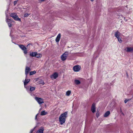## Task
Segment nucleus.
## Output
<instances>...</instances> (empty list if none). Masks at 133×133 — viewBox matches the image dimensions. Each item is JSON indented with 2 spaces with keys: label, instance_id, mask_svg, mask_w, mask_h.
Masks as SVG:
<instances>
[{
  "label": "nucleus",
  "instance_id": "nucleus-38",
  "mask_svg": "<svg viewBox=\"0 0 133 133\" xmlns=\"http://www.w3.org/2000/svg\"><path fill=\"white\" fill-rule=\"evenodd\" d=\"M125 20H126V21H127V19H125Z\"/></svg>",
  "mask_w": 133,
  "mask_h": 133
},
{
  "label": "nucleus",
  "instance_id": "nucleus-4",
  "mask_svg": "<svg viewBox=\"0 0 133 133\" xmlns=\"http://www.w3.org/2000/svg\"><path fill=\"white\" fill-rule=\"evenodd\" d=\"M35 99L39 104L44 103L43 99V98L36 97Z\"/></svg>",
  "mask_w": 133,
  "mask_h": 133
},
{
  "label": "nucleus",
  "instance_id": "nucleus-30",
  "mask_svg": "<svg viewBox=\"0 0 133 133\" xmlns=\"http://www.w3.org/2000/svg\"><path fill=\"white\" fill-rule=\"evenodd\" d=\"M23 51H24V52L25 54H26L27 53V50H26V49L23 50Z\"/></svg>",
  "mask_w": 133,
  "mask_h": 133
},
{
  "label": "nucleus",
  "instance_id": "nucleus-2",
  "mask_svg": "<svg viewBox=\"0 0 133 133\" xmlns=\"http://www.w3.org/2000/svg\"><path fill=\"white\" fill-rule=\"evenodd\" d=\"M69 54L68 52L66 51L61 56V58L62 61L65 60Z\"/></svg>",
  "mask_w": 133,
  "mask_h": 133
},
{
  "label": "nucleus",
  "instance_id": "nucleus-8",
  "mask_svg": "<svg viewBox=\"0 0 133 133\" xmlns=\"http://www.w3.org/2000/svg\"><path fill=\"white\" fill-rule=\"evenodd\" d=\"M58 76V74L56 72L54 73L53 75L50 76L51 78H54V79H56Z\"/></svg>",
  "mask_w": 133,
  "mask_h": 133
},
{
  "label": "nucleus",
  "instance_id": "nucleus-32",
  "mask_svg": "<svg viewBox=\"0 0 133 133\" xmlns=\"http://www.w3.org/2000/svg\"><path fill=\"white\" fill-rule=\"evenodd\" d=\"M17 1H15L14 2V5H15L17 3Z\"/></svg>",
  "mask_w": 133,
  "mask_h": 133
},
{
  "label": "nucleus",
  "instance_id": "nucleus-13",
  "mask_svg": "<svg viewBox=\"0 0 133 133\" xmlns=\"http://www.w3.org/2000/svg\"><path fill=\"white\" fill-rule=\"evenodd\" d=\"M19 46L20 48H21L23 50H24L25 49H27L26 47L23 45H19Z\"/></svg>",
  "mask_w": 133,
  "mask_h": 133
},
{
  "label": "nucleus",
  "instance_id": "nucleus-20",
  "mask_svg": "<svg viewBox=\"0 0 133 133\" xmlns=\"http://www.w3.org/2000/svg\"><path fill=\"white\" fill-rule=\"evenodd\" d=\"M47 113V112H45V111H43L41 112V115H46Z\"/></svg>",
  "mask_w": 133,
  "mask_h": 133
},
{
  "label": "nucleus",
  "instance_id": "nucleus-26",
  "mask_svg": "<svg viewBox=\"0 0 133 133\" xmlns=\"http://www.w3.org/2000/svg\"><path fill=\"white\" fill-rule=\"evenodd\" d=\"M30 14H28L27 13H26L24 14V16L25 17H28Z\"/></svg>",
  "mask_w": 133,
  "mask_h": 133
},
{
  "label": "nucleus",
  "instance_id": "nucleus-10",
  "mask_svg": "<svg viewBox=\"0 0 133 133\" xmlns=\"http://www.w3.org/2000/svg\"><path fill=\"white\" fill-rule=\"evenodd\" d=\"M30 79H25L24 82V84L25 87V85H26L27 84L30 82Z\"/></svg>",
  "mask_w": 133,
  "mask_h": 133
},
{
  "label": "nucleus",
  "instance_id": "nucleus-25",
  "mask_svg": "<svg viewBox=\"0 0 133 133\" xmlns=\"http://www.w3.org/2000/svg\"><path fill=\"white\" fill-rule=\"evenodd\" d=\"M96 116L97 118H98L99 116V113L98 111H97L96 113Z\"/></svg>",
  "mask_w": 133,
  "mask_h": 133
},
{
  "label": "nucleus",
  "instance_id": "nucleus-19",
  "mask_svg": "<svg viewBox=\"0 0 133 133\" xmlns=\"http://www.w3.org/2000/svg\"><path fill=\"white\" fill-rule=\"evenodd\" d=\"M75 82L76 85L79 84L81 83L80 81L78 80H75Z\"/></svg>",
  "mask_w": 133,
  "mask_h": 133
},
{
  "label": "nucleus",
  "instance_id": "nucleus-28",
  "mask_svg": "<svg viewBox=\"0 0 133 133\" xmlns=\"http://www.w3.org/2000/svg\"><path fill=\"white\" fill-rule=\"evenodd\" d=\"M35 127L33 129H32L31 130H30V133H32L33 131H34V130L35 129Z\"/></svg>",
  "mask_w": 133,
  "mask_h": 133
},
{
  "label": "nucleus",
  "instance_id": "nucleus-29",
  "mask_svg": "<svg viewBox=\"0 0 133 133\" xmlns=\"http://www.w3.org/2000/svg\"><path fill=\"white\" fill-rule=\"evenodd\" d=\"M8 25L9 27H10L12 26L11 23H9L8 24Z\"/></svg>",
  "mask_w": 133,
  "mask_h": 133
},
{
  "label": "nucleus",
  "instance_id": "nucleus-11",
  "mask_svg": "<svg viewBox=\"0 0 133 133\" xmlns=\"http://www.w3.org/2000/svg\"><path fill=\"white\" fill-rule=\"evenodd\" d=\"M36 54H37L36 52H30V55L32 57H35Z\"/></svg>",
  "mask_w": 133,
  "mask_h": 133
},
{
  "label": "nucleus",
  "instance_id": "nucleus-21",
  "mask_svg": "<svg viewBox=\"0 0 133 133\" xmlns=\"http://www.w3.org/2000/svg\"><path fill=\"white\" fill-rule=\"evenodd\" d=\"M71 93V91L70 90H68L67 91L66 94V95L67 96H69Z\"/></svg>",
  "mask_w": 133,
  "mask_h": 133
},
{
  "label": "nucleus",
  "instance_id": "nucleus-37",
  "mask_svg": "<svg viewBox=\"0 0 133 133\" xmlns=\"http://www.w3.org/2000/svg\"><path fill=\"white\" fill-rule=\"evenodd\" d=\"M124 19L125 20V17L124 18Z\"/></svg>",
  "mask_w": 133,
  "mask_h": 133
},
{
  "label": "nucleus",
  "instance_id": "nucleus-3",
  "mask_svg": "<svg viewBox=\"0 0 133 133\" xmlns=\"http://www.w3.org/2000/svg\"><path fill=\"white\" fill-rule=\"evenodd\" d=\"M10 16L13 18L15 20L21 21V20L18 18V16L15 14L11 13Z\"/></svg>",
  "mask_w": 133,
  "mask_h": 133
},
{
  "label": "nucleus",
  "instance_id": "nucleus-31",
  "mask_svg": "<svg viewBox=\"0 0 133 133\" xmlns=\"http://www.w3.org/2000/svg\"><path fill=\"white\" fill-rule=\"evenodd\" d=\"M31 45V44L30 43L28 44L27 46V47H28L29 46L30 47Z\"/></svg>",
  "mask_w": 133,
  "mask_h": 133
},
{
  "label": "nucleus",
  "instance_id": "nucleus-27",
  "mask_svg": "<svg viewBox=\"0 0 133 133\" xmlns=\"http://www.w3.org/2000/svg\"><path fill=\"white\" fill-rule=\"evenodd\" d=\"M118 40V41L120 43H121L122 42V41L121 39L119 37L117 38Z\"/></svg>",
  "mask_w": 133,
  "mask_h": 133
},
{
  "label": "nucleus",
  "instance_id": "nucleus-34",
  "mask_svg": "<svg viewBox=\"0 0 133 133\" xmlns=\"http://www.w3.org/2000/svg\"><path fill=\"white\" fill-rule=\"evenodd\" d=\"M41 81V82H41V83H42L43 82V81H42V80H40Z\"/></svg>",
  "mask_w": 133,
  "mask_h": 133
},
{
  "label": "nucleus",
  "instance_id": "nucleus-23",
  "mask_svg": "<svg viewBox=\"0 0 133 133\" xmlns=\"http://www.w3.org/2000/svg\"><path fill=\"white\" fill-rule=\"evenodd\" d=\"M131 98H130V99H125V100H124V103H126L128 102L129 101H130L131 100Z\"/></svg>",
  "mask_w": 133,
  "mask_h": 133
},
{
  "label": "nucleus",
  "instance_id": "nucleus-1",
  "mask_svg": "<svg viewBox=\"0 0 133 133\" xmlns=\"http://www.w3.org/2000/svg\"><path fill=\"white\" fill-rule=\"evenodd\" d=\"M68 112H65L61 114L59 117V121L61 124L62 125L65 121V119L67 117Z\"/></svg>",
  "mask_w": 133,
  "mask_h": 133
},
{
  "label": "nucleus",
  "instance_id": "nucleus-6",
  "mask_svg": "<svg viewBox=\"0 0 133 133\" xmlns=\"http://www.w3.org/2000/svg\"><path fill=\"white\" fill-rule=\"evenodd\" d=\"M95 107V104L93 103L92 105L91 109V110L93 113H94L96 111Z\"/></svg>",
  "mask_w": 133,
  "mask_h": 133
},
{
  "label": "nucleus",
  "instance_id": "nucleus-14",
  "mask_svg": "<svg viewBox=\"0 0 133 133\" xmlns=\"http://www.w3.org/2000/svg\"><path fill=\"white\" fill-rule=\"evenodd\" d=\"M126 51L128 52L133 51V47H127Z\"/></svg>",
  "mask_w": 133,
  "mask_h": 133
},
{
  "label": "nucleus",
  "instance_id": "nucleus-16",
  "mask_svg": "<svg viewBox=\"0 0 133 133\" xmlns=\"http://www.w3.org/2000/svg\"><path fill=\"white\" fill-rule=\"evenodd\" d=\"M119 33L118 31H117L115 32V36L117 38L119 37Z\"/></svg>",
  "mask_w": 133,
  "mask_h": 133
},
{
  "label": "nucleus",
  "instance_id": "nucleus-17",
  "mask_svg": "<svg viewBox=\"0 0 133 133\" xmlns=\"http://www.w3.org/2000/svg\"><path fill=\"white\" fill-rule=\"evenodd\" d=\"M36 55L35 56L36 57L38 58H40L42 57V54H37H37H36Z\"/></svg>",
  "mask_w": 133,
  "mask_h": 133
},
{
  "label": "nucleus",
  "instance_id": "nucleus-22",
  "mask_svg": "<svg viewBox=\"0 0 133 133\" xmlns=\"http://www.w3.org/2000/svg\"><path fill=\"white\" fill-rule=\"evenodd\" d=\"M35 88L34 87H33L31 86H30V90L31 91H33L35 90Z\"/></svg>",
  "mask_w": 133,
  "mask_h": 133
},
{
  "label": "nucleus",
  "instance_id": "nucleus-18",
  "mask_svg": "<svg viewBox=\"0 0 133 133\" xmlns=\"http://www.w3.org/2000/svg\"><path fill=\"white\" fill-rule=\"evenodd\" d=\"M12 19H6V22L8 24L9 23H12Z\"/></svg>",
  "mask_w": 133,
  "mask_h": 133
},
{
  "label": "nucleus",
  "instance_id": "nucleus-35",
  "mask_svg": "<svg viewBox=\"0 0 133 133\" xmlns=\"http://www.w3.org/2000/svg\"><path fill=\"white\" fill-rule=\"evenodd\" d=\"M90 1L92 2H93L94 1V0H90Z\"/></svg>",
  "mask_w": 133,
  "mask_h": 133
},
{
  "label": "nucleus",
  "instance_id": "nucleus-5",
  "mask_svg": "<svg viewBox=\"0 0 133 133\" xmlns=\"http://www.w3.org/2000/svg\"><path fill=\"white\" fill-rule=\"evenodd\" d=\"M81 67L79 65H77L73 67V70L75 72L79 71L80 70Z\"/></svg>",
  "mask_w": 133,
  "mask_h": 133
},
{
  "label": "nucleus",
  "instance_id": "nucleus-24",
  "mask_svg": "<svg viewBox=\"0 0 133 133\" xmlns=\"http://www.w3.org/2000/svg\"><path fill=\"white\" fill-rule=\"evenodd\" d=\"M36 73L35 71H31L30 72V75H33Z\"/></svg>",
  "mask_w": 133,
  "mask_h": 133
},
{
  "label": "nucleus",
  "instance_id": "nucleus-36",
  "mask_svg": "<svg viewBox=\"0 0 133 133\" xmlns=\"http://www.w3.org/2000/svg\"><path fill=\"white\" fill-rule=\"evenodd\" d=\"M44 0H41V1H43Z\"/></svg>",
  "mask_w": 133,
  "mask_h": 133
},
{
  "label": "nucleus",
  "instance_id": "nucleus-9",
  "mask_svg": "<svg viewBox=\"0 0 133 133\" xmlns=\"http://www.w3.org/2000/svg\"><path fill=\"white\" fill-rule=\"evenodd\" d=\"M61 38V34H59L57 36L55 40L56 42H58Z\"/></svg>",
  "mask_w": 133,
  "mask_h": 133
},
{
  "label": "nucleus",
  "instance_id": "nucleus-7",
  "mask_svg": "<svg viewBox=\"0 0 133 133\" xmlns=\"http://www.w3.org/2000/svg\"><path fill=\"white\" fill-rule=\"evenodd\" d=\"M30 70V68L28 67H26L25 70V74L26 75V77H27V75L28 74Z\"/></svg>",
  "mask_w": 133,
  "mask_h": 133
},
{
  "label": "nucleus",
  "instance_id": "nucleus-15",
  "mask_svg": "<svg viewBox=\"0 0 133 133\" xmlns=\"http://www.w3.org/2000/svg\"><path fill=\"white\" fill-rule=\"evenodd\" d=\"M110 112L109 111H107L106 113H105L104 115V117H107L110 114Z\"/></svg>",
  "mask_w": 133,
  "mask_h": 133
},
{
  "label": "nucleus",
  "instance_id": "nucleus-33",
  "mask_svg": "<svg viewBox=\"0 0 133 133\" xmlns=\"http://www.w3.org/2000/svg\"><path fill=\"white\" fill-rule=\"evenodd\" d=\"M37 115H38V114L36 115V116L35 118V119H37Z\"/></svg>",
  "mask_w": 133,
  "mask_h": 133
},
{
  "label": "nucleus",
  "instance_id": "nucleus-12",
  "mask_svg": "<svg viewBox=\"0 0 133 133\" xmlns=\"http://www.w3.org/2000/svg\"><path fill=\"white\" fill-rule=\"evenodd\" d=\"M44 130L43 128L41 127L37 131V132L38 133H43Z\"/></svg>",
  "mask_w": 133,
  "mask_h": 133
}]
</instances>
